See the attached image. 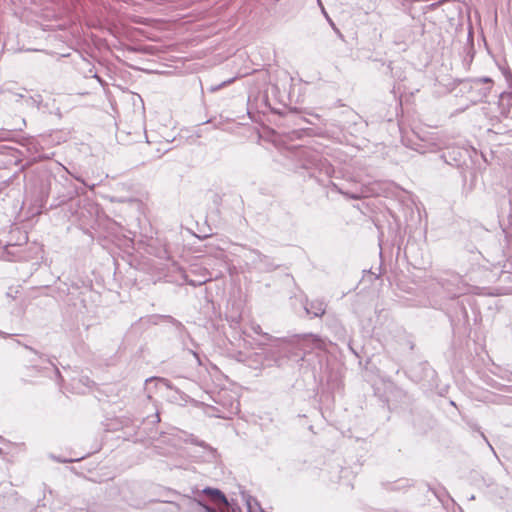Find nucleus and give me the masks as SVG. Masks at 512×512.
I'll list each match as a JSON object with an SVG mask.
<instances>
[{
    "mask_svg": "<svg viewBox=\"0 0 512 512\" xmlns=\"http://www.w3.org/2000/svg\"><path fill=\"white\" fill-rule=\"evenodd\" d=\"M238 410V405H236L235 407L233 406V404H231V413H236Z\"/></svg>",
    "mask_w": 512,
    "mask_h": 512,
    "instance_id": "21",
    "label": "nucleus"
},
{
    "mask_svg": "<svg viewBox=\"0 0 512 512\" xmlns=\"http://www.w3.org/2000/svg\"><path fill=\"white\" fill-rule=\"evenodd\" d=\"M31 105H34L36 106L37 108H39L40 106V102H41V96L38 95L36 98L35 97H30L28 100H27Z\"/></svg>",
    "mask_w": 512,
    "mask_h": 512,
    "instance_id": "18",
    "label": "nucleus"
},
{
    "mask_svg": "<svg viewBox=\"0 0 512 512\" xmlns=\"http://www.w3.org/2000/svg\"><path fill=\"white\" fill-rule=\"evenodd\" d=\"M307 314L313 317H321L326 311V304L323 300H312L304 306Z\"/></svg>",
    "mask_w": 512,
    "mask_h": 512,
    "instance_id": "8",
    "label": "nucleus"
},
{
    "mask_svg": "<svg viewBox=\"0 0 512 512\" xmlns=\"http://www.w3.org/2000/svg\"><path fill=\"white\" fill-rule=\"evenodd\" d=\"M49 191H50V182L47 181L46 183L42 184V187H41V198L42 199L47 198L48 195H49Z\"/></svg>",
    "mask_w": 512,
    "mask_h": 512,
    "instance_id": "17",
    "label": "nucleus"
},
{
    "mask_svg": "<svg viewBox=\"0 0 512 512\" xmlns=\"http://www.w3.org/2000/svg\"><path fill=\"white\" fill-rule=\"evenodd\" d=\"M411 39V30L409 28L404 29L403 31V37H395L394 42L396 44L406 43L408 40Z\"/></svg>",
    "mask_w": 512,
    "mask_h": 512,
    "instance_id": "13",
    "label": "nucleus"
},
{
    "mask_svg": "<svg viewBox=\"0 0 512 512\" xmlns=\"http://www.w3.org/2000/svg\"><path fill=\"white\" fill-rule=\"evenodd\" d=\"M437 5H438L437 3H433V4L431 5V7H432V8H434V7H436Z\"/></svg>",
    "mask_w": 512,
    "mask_h": 512,
    "instance_id": "31",
    "label": "nucleus"
},
{
    "mask_svg": "<svg viewBox=\"0 0 512 512\" xmlns=\"http://www.w3.org/2000/svg\"><path fill=\"white\" fill-rule=\"evenodd\" d=\"M25 347H26L28 350H30V351H32V352H34V353H36V352L31 348V347H28V346H25Z\"/></svg>",
    "mask_w": 512,
    "mask_h": 512,
    "instance_id": "30",
    "label": "nucleus"
},
{
    "mask_svg": "<svg viewBox=\"0 0 512 512\" xmlns=\"http://www.w3.org/2000/svg\"><path fill=\"white\" fill-rule=\"evenodd\" d=\"M251 329L254 333L256 334H259V335H263L267 340H271L272 339V336H270L269 334L267 333H263L262 332V328L259 324H252L251 325Z\"/></svg>",
    "mask_w": 512,
    "mask_h": 512,
    "instance_id": "15",
    "label": "nucleus"
},
{
    "mask_svg": "<svg viewBox=\"0 0 512 512\" xmlns=\"http://www.w3.org/2000/svg\"><path fill=\"white\" fill-rule=\"evenodd\" d=\"M159 421H160V417H159V414L157 413V414L155 415V422H159Z\"/></svg>",
    "mask_w": 512,
    "mask_h": 512,
    "instance_id": "28",
    "label": "nucleus"
},
{
    "mask_svg": "<svg viewBox=\"0 0 512 512\" xmlns=\"http://www.w3.org/2000/svg\"><path fill=\"white\" fill-rule=\"evenodd\" d=\"M47 362L50 367L49 368L46 367L45 369L50 370L55 375L56 379H60L61 374H60L59 369L56 367V365L53 362H51L50 360H47Z\"/></svg>",
    "mask_w": 512,
    "mask_h": 512,
    "instance_id": "16",
    "label": "nucleus"
},
{
    "mask_svg": "<svg viewBox=\"0 0 512 512\" xmlns=\"http://www.w3.org/2000/svg\"><path fill=\"white\" fill-rule=\"evenodd\" d=\"M81 458H78V459H69V460H60V462H74V461H79Z\"/></svg>",
    "mask_w": 512,
    "mask_h": 512,
    "instance_id": "22",
    "label": "nucleus"
},
{
    "mask_svg": "<svg viewBox=\"0 0 512 512\" xmlns=\"http://www.w3.org/2000/svg\"><path fill=\"white\" fill-rule=\"evenodd\" d=\"M74 177H75L76 180H78V181L82 182L83 184H85V182H84V180L82 178L77 177V176H74Z\"/></svg>",
    "mask_w": 512,
    "mask_h": 512,
    "instance_id": "27",
    "label": "nucleus"
},
{
    "mask_svg": "<svg viewBox=\"0 0 512 512\" xmlns=\"http://www.w3.org/2000/svg\"><path fill=\"white\" fill-rule=\"evenodd\" d=\"M183 278L188 285H191L193 287L201 286L205 284L208 280H210V277H208L207 274L201 275L196 279H191L187 274H184Z\"/></svg>",
    "mask_w": 512,
    "mask_h": 512,
    "instance_id": "10",
    "label": "nucleus"
},
{
    "mask_svg": "<svg viewBox=\"0 0 512 512\" xmlns=\"http://www.w3.org/2000/svg\"><path fill=\"white\" fill-rule=\"evenodd\" d=\"M308 340H310L313 344V346L317 349H324L326 346V343L324 340L320 339L318 336L309 334L305 336Z\"/></svg>",
    "mask_w": 512,
    "mask_h": 512,
    "instance_id": "11",
    "label": "nucleus"
},
{
    "mask_svg": "<svg viewBox=\"0 0 512 512\" xmlns=\"http://www.w3.org/2000/svg\"><path fill=\"white\" fill-rule=\"evenodd\" d=\"M490 91H491V87L490 86H487V87H484V88H479L478 89L477 101H479V102L485 101L487 99Z\"/></svg>",
    "mask_w": 512,
    "mask_h": 512,
    "instance_id": "14",
    "label": "nucleus"
},
{
    "mask_svg": "<svg viewBox=\"0 0 512 512\" xmlns=\"http://www.w3.org/2000/svg\"><path fill=\"white\" fill-rule=\"evenodd\" d=\"M303 167L305 169L312 170V176H315V173L318 172L320 175L323 174L330 178L334 173V168L328 162V160L314 152L307 153V158L303 164Z\"/></svg>",
    "mask_w": 512,
    "mask_h": 512,
    "instance_id": "2",
    "label": "nucleus"
},
{
    "mask_svg": "<svg viewBox=\"0 0 512 512\" xmlns=\"http://www.w3.org/2000/svg\"><path fill=\"white\" fill-rule=\"evenodd\" d=\"M0 336H2V337H4V338H6V337H7V334H6V333H4V332H1V331H0Z\"/></svg>",
    "mask_w": 512,
    "mask_h": 512,
    "instance_id": "29",
    "label": "nucleus"
},
{
    "mask_svg": "<svg viewBox=\"0 0 512 512\" xmlns=\"http://www.w3.org/2000/svg\"><path fill=\"white\" fill-rule=\"evenodd\" d=\"M406 485L410 486L409 480H406Z\"/></svg>",
    "mask_w": 512,
    "mask_h": 512,
    "instance_id": "32",
    "label": "nucleus"
},
{
    "mask_svg": "<svg viewBox=\"0 0 512 512\" xmlns=\"http://www.w3.org/2000/svg\"><path fill=\"white\" fill-rule=\"evenodd\" d=\"M178 509L182 511H197V510H203L204 512H217V510L204 502H202L199 499L191 498V497H183L180 502L177 504Z\"/></svg>",
    "mask_w": 512,
    "mask_h": 512,
    "instance_id": "4",
    "label": "nucleus"
},
{
    "mask_svg": "<svg viewBox=\"0 0 512 512\" xmlns=\"http://www.w3.org/2000/svg\"><path fill=\"white\" fill-rule=\"evenodd\" d=\"M332 188L340 194H343L351 199H360L364 196V191L362 189H355L353 191L344 190L342 187H339L336 183L331 182Z\"/></svg>",
    "mask_w": 512,
    "mask_h": 512,
    "instance_id": "9",
    "label": "nucleus"
},
{
    "mask_svg": "<svg viewBox=\"0 0 512 512\" xmlns=\"http://www.w3.org/2000/svg\"><path fill=\"white\" fill-rule=\"evenodd\" d=\"M244 258L247 260V264H249L252 269L261 273L272 272L279 266L278 264L274 263L271 257L262 254L257 249H247L244 254Z\"/></svg>",
    "mask_w": 512,
    "mask_h": 512,
    "instance_id": "1",
    "label": "nucleus"
},
{
    "mask_svg": "<svg viewBox=\"0 0 512 512\" xmlns=\"http://www.w3.org/2000/svg\"><path fill=\"white\" fill-rule=\"evenodd\" d=\"M481 436H482V438H483L487 443H489V442H488V440H487V438L485 437L484 433H482V432H481ZM488 445H489V447L492 449V446H491L490 444H488Z\"/></svg>",
    "mask_w": 512,
    "mask_h": 512,
    "instance_id": "24",
    "label": "nucleus"
},
{
    "mask_svg": "<svg viewBox=\"0 0 512 512\" xmlns=\"http://www.w3.org/2000/svg\"><path fill=\"white\" fill-rule=\"evenodd\" d=\"M441 158L443 159V161H444L445 163H447V164H449V165H452V163H451L450 161H448V160H447V158H446V155H445V154H442V155H441Z\"/></svg>",
    "mask_w": 512,
    "mask_h": 512,
    "instance_id": "20",
    "label": "nucleus"
},
{
    "mask_svg": "<svg viewBox=\"0 0 512 512\" xmlns=\"http://www.w3.org/2000/svg\"><path fill=\"white\" fill-rule=\"evenodd\" d=\"M232 81L233 80L225 81L221 85H219V87L225 86L226 84L231 83Z\"/></svg>",
    "mask_w": 512,
    "mask_h": 512,
    "instance_id": "25",
    "label": "nucleus"
},
{
    "mask_svg": "<svg viewBox=\"0 0 512 512\" xmlns=\"http://www.w3.org/2000/svg\"><path fill=\"white\" fill-rule=\"evenodd\" d=\"M317 2H318V4L321 6V9H322V11H323L324 15L328 18V15L326 14V12H325V10H324V7L322 6L321 1H320V0H317Z\"/></svg>",
    "mask_w": 512,
    "mask_h": 512,
    "instance_id": "23",
    "label": "nucleus"
},
{
    "mask_svg": "<svg viewBox=\"0 0 512 512\" xmlns=\"http://www.w3.org/2000/svg\"><path fill=\"white\" fill-rule=\"evenodd\" d=\"M402 142L407 147H410L411 149H413L421 154L428 153V152H435L438 149L436 143L432 142L429 139L419 138L417 141H413L410 138L403 137Z\"/></svg>",
    "mask_w": 512,
    "mask_h": 512,
    "instance_id": "5",
    "label": "nucleus"
},
{
    "mask_svg": "<svg viewBox=\"0 0 512 512\" xmlns=\"http://www.w3.org/2000/svg\"><path fill=\"white\" fill-rule=\"evenodd\" d=\"M289 344L282 341L278 345L266 351L267 357L271 358L275 365L280 367L283 365L284 356L288 357L287 353L289 352Z\"/></svg>",
    "mask_w": 512,
    "mask_h": 512,
    "instance_id": "6",
    "label": "nucleus"
},
{
    "mask_svg": "<svg viewBox=\"0 0 512 512\" xmlns=\"http://www.w3.org/2000/svg\"><path fill=\"white\" fill-rule=\"evenodd\" d=\"M193 355H194V357L197 359V361L199 362V364H201L198 354H197V353H195V352H193Z\"/></svg>",
    "mask_w": 512,
    "mask_h": 512,
    "instance_id": "26",
    "label": "nucleus"
},
{
    "mask_svg": "<svg viewBox=\"0 0 512 512\" xmlns=\"http://www.w3.org/2000/svg\"><path fill=\"white\" fill-rule=\"evenodd\" d=\"M201 493L205 495L209 501L218 508H227L231 509V512H235L233 503L228 500L226 495L221 490L217 488L206 487L202 490Z\"/></svg>",
    "mask_w": 512,
    "mask_h": 512,
    "instance_id": "3",
    "label": "nucleus"
},
{
    "mask_svg": "<svg viewBox=\"0 0 512 512\" xmlns=\"http://www.w3.org/2000/svg\"><path fill=\"white\" fill-rule=\"evenodd\" d=\"M241 501L245 503L247 512H265V510L260 506L258 500L250 495L247 491H240Z\"/></svg>",
    "mask_w": 512,
    "mask_h": 512,
    "instance_id": "7",
    "label": "nucleus"
},
{
    "mask_svg": "<svg viewBox=\"0 0 512 512\" xmlns=\"http://www.w3.org/2000/svg\"><path fill=\"white\" fill-rule=\"evenodd\" d=\"M471 83H472V85H471L472 89H476V88H478V86H480L483 83L491 84L492 79L489 77H479V78L472 79Z\"/></svg>",
    "mask_w": 512,
    "mask_h": 512,
    "instance_id": "12",
    "label": "nucleus"
},
{
    "mask_svg": "<svg viewBox=\"0 0 512 512\" xmlns=\"http://www.w3.org/2000/svg\"><path fill=\"white\" fill-rule=\"evenodd\" d=\"M154 380H158V381H161L163 382L167 387L171 388L170 384H169V381L164 379V378H156V377H151V378H147L146 379V384L149 383V382H152Z\"/></svg>",
    "mask_w": 512,
    "mask_h": 512,
    "instance_id": "19",
    "label": "nucleus"
}]
</instances>
